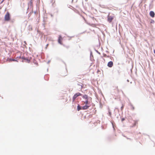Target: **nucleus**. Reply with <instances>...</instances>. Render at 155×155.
Returning <instances> with one entry per match:
<instances>
[{
	"label": "nucleus",
	"instance_id": "6e6552de",
	"mask_svg": "<svg viewBox=\"0 0 155 155\" xmlns=\"http://www.w3.org/2000/svg\"><path fill=\"white\" fill-rule=\"evenodd\" d=\"M83 97L85 99V100H88V98L87 95H85L83 96Z\"/></svg>",
	"mask_w": 155,
	"mask_h": 155
},
{
	"label": "nucleus",
	"instance_id": "2eb2a0df",
	"mask_svg": "<svg viewBox=\"0 0 155 155\" xmlns=\"http://www.w3.org/2000/svg\"><path fill=\"white\" fill-rule=\"evenodd\" d=\"M154 53L155 54V49L154 50Z\"/></svg>",
	"mask_w": 155,
	"mask_h": 155
},
{
	"label": "nucleus",
	"instance_id": "0eeeda50",
	"mask_svg": "<svg viewBox=\"0 0 155 155\" xmlns=\"http://www.w3.org/2000/svg\"><path fill=\"white\" fill-rule=\"evenodd\" d=\"M150 15L152 17H153L154 16L155 14L153 12L151 11L150 12Z\"/></svg>",
	"mask_w": 155,
	"mask_h": 155
},
{
	"label": "nucleus",
	"instance_id": "9b49d317",
	"mask_svg": "<svg viewBox=\"0 0 155 155\" xmlns=\"http://www.w3.org/2000/svg\"><path fill=\"white\" fill-rule=\"evenodd\" d=\"M9 61H16L17 60L15 59H9Z\"/></svg>",
	"mask_w": 155,
	"mask_h": 155
},
{
	"label": "nucleus",
	"instance_id": "1a4fd4ad",
	"mask_svg": "<svg viewBox=\"0 0 155 155\" xmlns=\"http://www.w3.org/2000/svg\"><path fill=\"white\" fill-rule=\"evenodd\" d=\"M82 109V107L81 108V107L79 105H78V106H77V110L78 111H79L81 109Z\"/></svg>",
	"mask_w": 155,
	"mask_h": 155
},
{
	"label": "nucleus",
	"instance_id": "f03ea898",
	"mask_svg": "<svg viewBox=\"0 0 155 155\" xmlns=\"http://www.w3.org/2000/svg\"><path fill=\"white\" fill-rule=\"evenodd\" d=\"M4 20L6 21H9L10 20V14L8 12H6L5 15Z\"/></svg>",
	"mask_w": 155,
	"mask_h": 155
},
{
	"label": "nucleus",
	"instance_id": "9d476101",
	"mask_svg": "<svg viewBox=\"0 0 155 155\" xmlns=\"http://www.w3.org/2000/svg\"><path fill=\"white\" fill-rule=\"evenodd\" d=\"M33 0H30V2H29L28 4L30 5V6H32L33 5Z\"/></svg>",
	"mask_w": 155,
	"mask_h": 155
},
{
	"label": "nucleus",
	"instance_id": "dca6fc26",
	"mask_svg": "<svg viewBox=\"0 0 155 155\" xmlns=\"http://www.w3.org/2000/svg\"><path fill=\"white\" fill-rule=\"evenodd\" d=\"M48 44H47L46 45L47 47L48 46Z\"/></svg>",
	"mask_w": 155,
	"mask_h": 155
},
{
	"label": "nucleus",
	"instance_id": "f8f14e48",
	"mask_svg": "<svg viewBox=\"0 0 155 155\" xmlns=\"http://www.w3.org/2000/svg\"><path fill=\"white\" fill-rule=\"evenodd\" d=\"M108 112H109V115L111 116V112L110 111V110H109Z\"/></svg>",
	"mask_w": 155,
	"mask_h": 155
},
{
	"label": "nucleus",
	"instance_id": "ddd939ff",
	"mask_svg": "<svg viewBox=\"0 0 155 155\" xmlns=\"http://www.w3.org/2000/svg\"><path fill=\"white\" fill-rule=\"evenodd\" d=\"M131 109L132 110H134V106H131Z\"/></svg>",
	"mask_w": 155,
	"mask_h": 155
},
{
	"label": "nucleus",
	"instance_id": "423d86ee",
	"mask_svg": "<svg viewBox=\"0 0 155 155\" xmlns=\"http://www.w3.org/2000/svg\"><path fill=\"white\" fill-rule=\"evenodd\" d=\"M62 38L61 36L60 35L58 37V42L60 44H62Z\"/></svg>",
	"mask_w": 155,
	"mask_h": 155
},
{
	"label": "nucleus",
	"instance_id": "f3484780",
	"mask_svg": "<svg viewBox=\"0 0 155 155\" xmlns=\"http://www.w3.org/2000/svg\"><path fill=\"white\" fill-rule=\"evenodd\" d=\"M124 120V119H122V120Z\"/></svg>",
	"mask_w": 155,
	"mask_h": 155
},
{
	"label": "nucleus",
	"instance_id": "7ed1b4c3",
	"mask_svg": "<svg viewBox=\"0 0 155 155\" xmlns=\"http://www.w3.org/2000/svg\"><path fill=\"white\" fill-rule=\"evenodd\" d=\"M81 95L82 94L79 92L75 94L72 97V101L73 102H74L76 98L79 96H81Z\"/></svg>",
	"mask_w": 155,
	"mask_h": 155
},
{
	"label": "nucleus",
	"instance_id": "f257e3e1",
	"mask_svg": "<svg viewBox=\"0 0 155 155\" xmlns=\"http://www.w3.org/2000/svg\"><path fill=\"white\" fill-rule=\"evenodd\" d=\"M83 102L85 105L82 107V109L83 110L87 109L91 106L90 105H89L90 103L89 102L88 100H85Z\"/></svg>",
	"mask_w": 155,
	"mask_h": 155
},
{
	"label": "nucleus",
	"instance_id": "a211bd4d",
	"mask_svg": "<svg viewBox=\"0 0 155 155\" xmlns=\"http://www.w3.org/2000/svg\"><path fill=\"white\" fill-rule=\"evenodd\" d=\"M24 0H22V1H24Z\"/></svg>",
	"mask_w": 155,
	"mask_h": 155
},
{
	"label": "nucleus",
	"instance_id": "20e7f679",
	"mask_svg": "<svg viewBox=\"0 0 155 155\" xmlns=\"http://www.w3.org/2000/svg\"><path fill=\"white\" fill-rule=\"evenodd\" d=\"M113 65V63L112 61L108 62L107 63V66L110 68L112 67Z\"/></svg>",
	"mask_w": 155,
	"mask_h": 155
},
{
	"label": "nucleus",
	"instance_id": "4468645a",
	"mask_svg": "<svg viewBox=\"0 0 155 155\" xmlns=\"http://www.w3.org/2000/svg\"><path fill=\"white\" fill-rule=\"evenodd\" d=\"M124 107V106L123 105L121 107V110H122L123 109Z\"/></svg>",
	"mask_w": 155,
	"mask_h": 155
},
{
	"label": "nucleus",
	"instance_id": "39448f33",
	"mask_svg": "<svg viewBox=\"0 0 155 155\" xmlns=\"http://www.w3.org/2000/svg\"><path fill=\"white\" fill-rule=\"evenodd\" d=\"M113 19V17L111 16H108L107 20L110 23Z\"/></svg>",
	"mask_w": 155,
	"mask_h": 155
}]
</instances>
